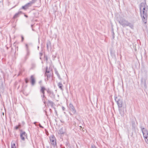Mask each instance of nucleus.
<instances>
[{"instance_id": "obj_1", "label": "nucleus", "mask_w": 148, "mask_h": 148, "mask_svg": "<svg viewBox=\"0 0 148 148\" xmlns=\"http://www.w3.org/2000/svg\"><path fill=\"white\" fill-rule=\"evenodd\" d=\"M119 22L123 27L125 26H129L131 28H133V25L123 18H121L119 20Z\"/></svg>"}, {"instance_id": "obj_2", "label": "nucleus", "mask_w": 148, "mask_h": 148, "mask_svg": "<svg viewBox=\"0 0 148 148\" xmlns=\"http://www.w3.org/2000/svg\"><path fill=\"white\" fill-rule=\"evenodd\" d=\"M144 10H140V15L142 18V20L145 24H146L147 22V12Z\"/></svg>"}, {"instance_id": "obj_3", "label": "nucleus", "mask_w": 148, "mask_h": 148, "mask_svg": "<svg viewBox=\"0 0 148 148\" xmlns=\"http://www.w3.org/2000/svg\"><path fill=\"white\" fill-rule=\"evenodd\" d=\"M143 133V137H144L145 141L147 144H148V132L147 129L142 126L140 127Z\"/></svg>"}, {"instance_id": "obj_4", "label": "nucleus", "mask_w": 148, "mask_h": 148, "mask_svg": "<svg viewBox=\"0 0 148 148\" xmlns=\"http://www.w3.org/2000/svg\"><path fill=\"white\" fill-rule=\"evenodd\" d=\"M114 99L117 103V105L118 106L119 108H120L122 107L123 104V100L122 99L121 97L118 96V97H115ZM120 110V109H119Z\"/></svg>"}, {"instance_id": "obj_5", "label": "nucleus", "mask_w": 148, "mask_h": 148, "mask_svg": "<svg viewBox=\"0 0 148 148\" xmlns=\"http://www.w3.org/2000/svg\"><path fill=\"white\" fill-rule=\"evenodd\" d=\"M46 91L48 96L51 99L54 100L55 99V95L53 91L51 90L49 88H48L46 90Z\"/></svg>"}, {"instance_id": "obj_6", "label": "nucleus", "mask_w": 148, "mask_h": 148, "mask_svg": "<svg viewBox=\"0 0 148 148\" xmlns=\"http://www.w3.org/2000/svg\"><path fill=\"white\" fill-rule=\"evenodd\" d=\"M140 10H141L148 11V6L146 5V3H141L140 5Z\"/></svg>"}, {"instance_id": "obj_7", "label": "nucleus", "mask_w": 148, "mask_h": 148, "mask_svg": "<svg viewBox=\"0 0 148 148\" xmlns=\"http://www.w3.org/2000/svg\"><path fill=\"white\" fill-rule=\"evenodd\" d=\"M51 144L54 147L56 145V139L54 135H52L49 137Z\"/></svg>"}, {"instance_id": "obj_8", "label": "nucleus", "mask_w": 148, "mask_h": 148, "mask_svg": "<svg viewBox=\"0 0 148 148\" xmlns=\"http://www.w3.org/2000/svg\"><path fill=\"white\" fill-rule=\"evenodd\" d=\"M69 110L72 112L73 114H75L76 113V110L74 106L71 103L69 104Z\"/></svg>"}, {"instance_id": "obj_9", "label": "nucleus", "mask_w": 148, "mask_h": 148, "mask_svg": "<svg viewBox=\"0 0 148 148\" xmlns=\"http://www.w3.org/2000/svg\"><path fill=\"white\" fill-rule=\"evenodd\" d=\"M141 85L142 87L144 88H147V85L146 84V81L145 79H143L142 78L141 79Z\"/></svg>"}, {"instance_id": "obj_10", "label": "nucleus", "mask_w": 148, "mask_h": 148, "mask_svg": "<svg viewBox=\"0 0 148 148\" xmlns=\"http://www.w3.org/2000/svg\"><path fill=\"white\" fill-rule=\"evenodd\" d=\"M20 131L21 133L20 136L22 140H25V137L27 136V134L25 132H22V130H21Z\"/></svg>"}, {"instance_id": "obj_11", "label": "nucleus", "mask_w": 148, "mask_h": 148, "mask_svg": "<svg viewBox=\"0 0 148 148\" xmlns=\"http://www.w3.org/2000/svg\"><path fill=\"white\" fill-rule=\"evenodd\" d=\"M131 124L132 125V129L133 130H135L136 125L135 121V119H132L131 120Z\"/></svg>"}, {"instance_id": "obj_12", "label": "nucleus", "mask_w": 148, "mask_h": 148, "mask_svg": "<svg viewBox=\"0 0 148 148\" xmlns=\"http://www.w3.org/2000/svg\"><path fill=\"white\" fill-rule=\"evenodd\" d=\"M30 82L32 86L35 85L36 82L35 78L33 75H32L30 78Z\"/></svg>"}, {"instance_id": "obj_13", "label": "nucleus", "mask_w": 148, "mask_h": 148, "mask_svg": "<svg viewBox=\"0 0 148 148\" xmlns=\"http://www.w3.org/2000/svg\"><path fill=\"white\" fill-rule=\"evenodd\" d=\"M31 5L29 3L26 4L24 6L22 7L21 9H23L25 10H26L28 9L29 7L31 6Z\"/></svg>"}, {"instance_id": "obj_14", "label": "nucleus", "mask_w": 148, "mask_h": 148, "mask_svg": "<svg viewBox=\"0 0 148 148\" xmlns=\"http://www.w3.org/2000/svg\"><path fill=\"white\" fill-rule=\"evenodd\" d=\"M22 14V12L21 11H19L18 13H16L13 17V18L15 19L17 17H18L20 15Z\"/></svg>"}, {"instance_id": "obj_15", "label": "nucleus", "mask_w": 148, "mask_h": 148, "mask_svg": "<svg viewBox=\"0 0 148 148\" xmlns=\"http://www.w3.org/2000/svg\"><path fill=\"white\" fill-rule=\"evenodd\" d=\"M40 88L41 89L40 90V92H41L42 94L45 93V90L46 91V90L47 89H46L43 86H40Z\"/></svg>"}, {"instance_id": "obj_16", "label": "nucleus", "mask_w": 148, "mask_h": 148, "mask_svg": "<svg viewBox=\"0 0 148 148\" xmlns=\"http://www.w3.org/2000/svg\"><path fill=\"white\" fill-rule=\"evenodd\" d=\"M58 86L61 90H63V86L61 82H58Z\"/></svg>"}, {"instance_id": "obj_17", "label": "nucleus", "mask_w": 148, "mask_h": 148, "mask_svg": "<svg viewBox=\"0 0 148 148\" xmlns=\"http://www.w3.org/2000/svg\"><path fill=\"white\" fill-rule=\"evenodd\" d=\"M110 54L111 56L113 58H116V55L115 54V52L112 50H111L110 52Z\"/></svg>"}, {"instance_id": "obj_18", "label": "nucleus", "mask_w": 148, "mask_h": 148, "mask_svg": "<svg viewBox=\"0 0 148 148\" xmlns=\"http://www.w3.org/2000/svg\"><path fill=\"white\" fill-rule=\"evenodd\" d=\"M45 76L47 77V80H48L51 77V74L50 73H45Z\"/></svg>"}, {"instance_id": "obj_19", "label": "nucleus", "mask_w": 148, "mask_h": 148, "mask_svg": "<svg viewBox=\"0 0 148 148\" xmlns=\"http://www.w3.org/2000/svg\"><path fill=\"white\" fill-rule=\"evenodd\" d=\"M55 73L57 75L58 79L60 80L61 79V78L59 75L58 72L57 71L56 69L55 70Z\"/></svg>"}, {"instance_id": "obj_20", "label": "nucleus", "mask_w": 148, "mask_h": 148, "mask_svg": "<svg viewBox=\"0 0 148 148\" xmlns=\"http://www.w3.org/2000/svg\"><path fill=\"white\" fill-rule=\"evenodd\" d=\"M26 47L27 50V54L26 55V56L25 57V60H26L27 58V56H28V55H29V51H28V45L27 44L26 45Z\"/></svg>"}, {"instance_id": "obj_21", "label": "nucleus", "mask_w": 148, "mask_h": 148, "mask_svg": "<svg viewBox=\"0 0 148 148\" xmlns=\"http://www.w3.org/2000/svg\"><path fill=\"white\" fill-rule=\"evenodd\" d=\"M48 103L52 107H53L55 105L53 101L49 100H48Z\"/></svg>"}, {"instance_id": "obj_22", "label": "nucleus", "mask_w": 148, "mask_h": 148, "mask_svg": "<svg viewBox=\"0 0 148 148\" xmlns=\"http://www.w3.org/2000/svg\"><path fill=\"white\" fill-rule=\"evenodd\" d=\"M58 133L60 134H63L64 133V132L62 128L59 130Z\"/></svg>"}, {"instance_id": "obj_23", "label": "nucleus", "mask_w": 148, "mask_h": 148, "mask_svg": "<svg viewBox=\"0 0 148 148\" xmlns=\"http://www.w3.org/2000/svg\"><path fill=\"white\" fill-rule=\"evenodd\" d=\"M51 46V43L50 41H49L47 43V49H49V47H50Z\"/></svg>"}, {"instance_id": "obj_24", "label": "nucleus", "mask_w": 148, "mask_h": 148, "mask_svg": "<svg viewBox=\"0 0 148 148\" xmlns=\"http://www.w3.org/2000/svg\"><path fill=\"white\" fill-rule=\"evenodd\" d=\"M50 72V71L49 69L48 68L47 66L46 67L45 69V73H49Z\"/></svg>"}, {"instance_id": "obj_25", "label": "nucleus", "mask_w": 148, "mask_h": 148, "mask_svg": "<svg viewBox=\"0 0 148 148\" xmlns=\"http://www.w3.org/2000/svg\"><path fill=\"white\" fill-rule=\"evenodd\" d=\"M36 0H32L31 1H30L29 3H30L31 5H32L33 3H34Z\"/></svg>"}, {"instance_id": "obj_26", "label": "nucleus", "mask_w": 148, "mask_h": 148, "mask_svg": "<svg viewBox=\"0 0 148 148\" xmlns=\"http://www.w3.org/2000/svg\"><path fill=\"white\" fill-rule=\"evenodd\" d=\"M11 148H16V147L15 146V143H11Z\"/></svg>"}, {"instance_id": "obj_27", "label": "nucleus", "mask_w": 148, "mask_h": 148, "mask_svg": "<svg viewBox=\"0 0 148 148\" xmlns=\"http://www.w3.org/2000/svg\"><path fill=\"white\" fill-rule=\"evenodd\" d=\"M21 127V125H18V126H16L15 127V129H16V130H17L18 129V128L19 127Z\"/></svg>"}, {"instance_id": "obj_28", "label": "nucleus", "mask_w": 148, "mask_h": 148, "mask_svg": "<svg viewBox=\"0 0 148 148\" xmlns=\"http://www.w3.org/2000/svg\"><path fill=\"white\" fill-rule=\"evenodd\" d=\"M91 148H97V147L94 144H92L91 145Z\"/></svg>"}, {"instance_id": "obj_29", "label": "nucleus", "mask_w": 148, "mask_h": 148, "mask_svg": "<svg viewBox=\"0 0 148 148\" xmlns=\"http://www.w3.org/2000/svg\"><path fill=\"white\" fill-rule=\"evenodd\" d=\"M112 38L114 39V33L113 31V30H112Z\"/></svg>"}, {"instance_id": "obj_30", "label": "nucleus", "mask_w": 148, "mask_h": 148, "mask_svg": "<svg viewBox=\"0 0 148 148\" xmlns=\"http://www.w3.org/2000/svg\"><path fill=\"white\" fill-rule=\"evenodd\" d=\"M25 81L26 83H28L29 82V79L27 78H25Z\"/></svg>"}, {"instance_id": "obj_31", "label": "nucleus", "mask_w": 148, "mask_h": 148, "mask_svg": "<svg viewBox=\"0 0 148 148\" xmlns=\"http://www.w3.org/2000/svg\"><path fill=\"white\" fill-rule=\"evenodd\" d=\"M42 94V95H41V97H42V99H43V98L46 97H45V93Z\"/></svg>"}, {"instance_id": "obj_32", "label": "nucleus", "mask_w": 148, "mask_h": 148, "mask_svg": "<svg viewBox=\"0 0 148 148\" xmlns=\"http://www.w3.org/2000/svg\"><path fill=\"white\" fill-rule=\"evenodd\" d=\"M39 55H40V58L41 59V56H42V52H40L39 53Z\"/></svg>"}, {"instance_id": "obj_33", "label": "nucleus", "mask_w": 148, "mask_h": 148, "mask_svg": "<svg viewBox=\"0 0 148 148\" xmlns=\"http://www.w3.org/2000/svg\"><path fill=\"white\" fill-rule=\"evenodd\" d=\"M39 126L40 127V128H44V127H43V126H42L40 125V123L39 124Z\"/></svg>"}, {"instance_id": "obj_34", "label": "nucleus", "mask_w": 148, "mask_h": 148, "mask_svg": "<svg viewBox=\"0 0 148 148\" xmlns=\"http://www.w3.org/2000/svg\"><path fill=\"white\" fill-rule=\"evenodd\" d=\"M62 109L63 111H64L65 109V108L64 107L62 106Z\"/></svg>"}, {"instance_id": "obj_35", "label": "nucleus", "mask_w": 148, "mask_h": 148, "mask_svg": "<svg viewBox=\"0 0 148 148\" xmlns=\"http://www.w3.org/2000/svg\"><path fill=\"white\" fill-rule=\"evenodd\" d=\"M22 41H23L24 40V38L23 36H21Z\"/></svg>"}, {"instance_id": "obj_36", "label": "nucleus", "mask_w": 148, "mask_h": 148, "mask_svg": "<svg viewBox=\"0 0 148 148\" xmlns=\"http://www.w3.org/2000/svg\"><path fill=\"white\" fill-rule=\"evenodd\" d=\"M44 103L45 104V100L43 99H42Z\"/></svg>"}, {"instance_id": "obj_37", "label": "nucleus", "mask_w": 148, "mask_h": 148, "mask_svg": "<svg viewBox=\"0 0 148 148\" xmlns=\"http://www.w3.org/2000/svg\"><path fill=\"white\" fill-rule=\"evenodd\" d=\"M24 16H25V17L26 18H27L28 17V16L27 15H26V14H25L24 15Z\"/></svg>"}, {"instance_id": "obj_38", "label": "nucleus", "mask_w": 148, "mask_h": 148, "mask_svg": "<svg viewBox=\"0 0 148 148\" xmlns=\"http://www.w3.org/2000/svg\"><path fill=\"white\" fill-rule=\"evenodd\" d=\"M45 60L46 61H48V58L47 57H46L45 58Z\"/></svg>"}, {"instance_id": "obj_39", "label": "nucleus", "mask_w": 148, "mask_h": 148, "mask_svg": "<svg viewBox=\"0 0 148 148\" xmlns=\"http://www.w3.org/2000/svg\"><path fill=\"white\" fill-rule=\"evenodd\" d=\"M70 114L72 116L73 115V114L71 113H70Z\"/></svg>"}, {"instance_id": "obj_40", "label": "nucleus", "mask_w": 148, "mask_h": 148, "mask_svg": "<svg viewBox=\"0 0 148 148\" xmlns=\"http://www.w3.org/2000/svg\"><path fill=\"white\" fill-rule=\"evenodd\" d=\"M36 122H34V124L36 125Z\"/></svg>"}, {"instance_id": "obj_41", "label": "nucleus", "mask_w": 148, "mask_h": 148, "mask_svg": "<svg viewBox=\"0 0 148 148\" xmlns=\"http://www.w3.org/2000/svg\"><path fill=\"white\" fill-rule=\"evenodd\" d=\"M32 29L33 31H34V30L32 28Z\"/></svg>"}, {"instance_id": "obj_42", "label": "nucleus", "mask_w": 148, "mask_h": 148, "mask_svg": "<svg viewBox=\"0 0 148 148\" xmlns=\"http://www.w3.org/2000/svg\"><path fill=\"white\" fill-rule=\"evenodd\" d=\"M33 26V25H31V27L32 28V26Z\"/></svg>"}, {"instance_id": "obj_43", "label": "nucleus", "mask_w": 148, "mask_h": 148, "mask_svg": "<svg viewBox=\"0 0 148 148\" xmlns=\"http://www.w3.org/2000/svg\"><path fill=\"white\" fill-rule=\"evenodd\" d=\"M41 82V81H40L39 82V83H40Z\"/></svg>"}, {"instance_id": "obj_44", "label": "nucleus", "mask_w": 148, "mask_h": 148, "mask_svg": "<svg viewBox=\"0 0 148 148\" xmlns=\"http://www.w3.org/2000/svg\"><path fill=\"white\" fill-rule=\"evenodd\" d=\"M56 56H54V57L53 58H56Z\"/></svg>"}, {"instance_id": "obj_45", "label": "nucleus", "mask_w": 148, "mask_h": 148, "mask_svg": "<svg viewBox=\"0 0 148 148\" xmlns=\"http://www.w3.org/2000/svg\"><path fill=\"white\" fill-rule=\"evenodd\" d=\"M80 127H81V128H82V127L81 126H80Z\"/></svg>"}, {"instance_id": "obj_46", "label": "nucleus", "mask_w": 148, "mask_h": 148, "mask_svg": "<svg viewBox=\"0 0 148 148\" xmlns=\"http://www.w3.org/2000/svg\"><path fill=\"white\" fill-rule=\"evenodd\" d=\"M38 48H39V47H38Z\"/></svg>"}]
</instances>
